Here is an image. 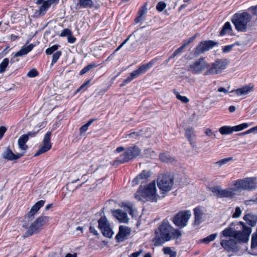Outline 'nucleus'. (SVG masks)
<instances>
[{"label": "nucleus", "mask_w": 257, "mask_h": 257, "mask_svg": "<svg viewBox=\"0 0 257 257\" xmlns=\"http://www.w3.org/2000/svg\"><path fill=\"white\" fill-rule=\"evenodd\" d=\"M154 244L158 246L165 242L179 238L182 235L181 231L173 228L168 220H163L155 231Z\"/></svg>", "instance_id": "obj_1"}, {"label": "nucleus", "mask_w": 257, "mask_h": 257, "mask_svg": "<svg viewBox=\"0 0 257 257\" xmlns=\"http://www.w3.org/2000/svg\"><path fill=\"white\" fill-rule=\"evenodd\" d=\"M123 151L124 152L113 162V165L128 162L136 158L141 153V149L136 145L128 147L125 149L122 146L118 147L114 151V153H119Z\"/></svg>", "instance_id": "obj_2"}, {"label": "nucleus", "mask_w": 257, "mask_h": 257, "mask_svg": "<svg viewBox=\"0 0 257 257\" xmlns=\"http://www.w3.org/2000/svg\"><path fill=\"white\" fill-rule=\"evenodd\" d=\"M252 19V16L246 12L241 13L235 14L231 21L235 26V29L238 32H246L247 30V24Z\"/></svg>", "instance_id": "obj_3"}, {"label": "nucleus", "mask_w": 257, "mask_h": 257, "mask_svg": "<svg viewBox=\"0 0 257 257\" xmlns=\"http://www.w3.org/2000/svg\"><path fill=\"white\" fill-rule=\"evenodd\" d=\"M158 195L156 194V187L154 181L149 184L143 190L139 189L135 194V197L138 200H142V197L147 200L157 201Z\"/></svg>", "instance_id": "obj_4"}, {"label": "nucleus", "mask_w": 257, "mask_h": 257, "mask_svg": "<svg viewBox=\"0 0 257 257\" xmlns=\"http://www.w3.org/2000/svg\"><path fill=\"white\" fill-rule=\"evenodd\" d=\"M237 223L239 229H235L233 238L237 244L246 243L248 240L252 229L242 221L237 222Z\"/></svg>", "instance_id": "obj_5"}, {"label": "nucleus", "mask_w": 257, "mask_h": 257, "mask_svg": "<svg viewBox=\"0 0 257 257\" xmlns=\"http://www.w3.org/2000/svg\"><path fill=\"white\" fill-rule=\"evenodd\" d=\"M156 61L157 60L155 59H154L149 63L140 66L138 69L134 70L130 74V75L123 81V83L120 84V86L122 87L124 86L126 84L130 83L134 79L146 73L154 65Z\"/></svg>", "instance_id": "obj_6"}, {"label": "nucleus", "mask_w": 257, "mask_h": 257, "mask_svg": "<svg viewBox=\"0 0 257 257\" xmlns=\"http://www.w3.org/2000/svg\"><path fill=\"white\" fill-rule=\"evenodd\" d=\"M255 177H247L234 181L233 186L237 188L238 191L241 190H251L257 188V182Z\"/></svg>", "instance_id": "obj_7"}, {"label": "nucleus", "mask_w": 257, "mask_h": 257, "mask_svg": "<svg viewBox=\"0 0 257 257\" xmlns=\"http://www.w3.org/2000/svg\"><path fill=\"white\" fill-rule=\"evenodd\" d=\"M173 181L174 178L171 175L161 174L158 178V186L161 190L168 192L171 190Z\"/></svg>", "instance_id": "obj_8"}, {"label": "nucleus", "mask_w": 257, "mask_h": 257, "mask_svg": "<svg viewBox=\"0 0 257 257\" xmlns=\"http://www.w3.org/2000/svg\"><path fill=\"white\" fill-rule=\"evenodd\" d=\"M229 63L227 59H217L210 67V74H217L222 72Z\"/></svg>", "instance_id": "obj_9"}, {"label": "nucleus", "mask_w": 257, "mask_h": 257, "mask_svg": "<svg viewBox=\"0 0 257 257\" xmlns=\"http://www.w3.org/2000/svg\"><path fill=\"white\" fill-rule=\"evenodd\" d=\"M191 215V212L189 210L180 211L174 216L173 221L176 226L184 227L187 225Z\"/></svg>", "instance_id": "obj_10"}, {"label": "nucleus", "mask_w": 257, "mask_h": 257, "mask_svg": "<svg viewBox=\"0 0 257 257\" xmlns=\"http://www.w3.org/2000/svg\"><path fill=\"white\" fill-rule=\"evenodd\" d=\"M51 133L48 132L45 135L43 140L42 145L35 154V156H38L40 155L45 153L50 150L52 147L50 142Z\"/></svg>", "instance_id": "obj_11"}, {"label": "nucleus", "mask_w": 257, "mask_h": 257, "mask_svg": "<svg viewBox=\"0 0 257 257\" xmlns=\"http://www.w3.org/2000/svg\"><path fill=\"white\" fill-rule=\"evenodd\" d=\"M253 90V87L249 85H245L241 88H239L236 89H233L231 91L229 92L227 89L223 87H219L218 88V91L220 92H224L227 93L228 92H235L236 95L241 96L246 95L249 92L252 91Z\"/></svg>", "instance_id": "obj_12"}, {"label": "nucleus", "mask_w": 257, "mask_h": 257, "mask_svg": "<svg viewBox=\"0 0 257 257\" xmlns=\"http://www.w3.org/2000/svg\"><path fill=\"white\" fill-rule=\"evenodd\" d=\"M220 244L228 252L237 251L238 250L237 242L233 238L222 239L220 241Z\"/></svg>", "instance_id": "obj_13"}, {"label": "nucleus", "mask_w": 257, "mask_h": 257, "mask_svg": "<svg viewBox=\"0 0 257 257\" xmlns=\"http://www.w3.org/2000/svg\"><path fill=\"white\" fill-rule=\"evenodd\" d=\"M237 222H232L230 224L229 226L224 229L222 231V234L224 237H233V235L235 231V229H238Z\"/></svg>", "instance_id": "obj_14"}, {"label": "nucleus", "mask_w": 257, "mask_h": 257, "mask_svg": "<svg viewBox=\"0 0 257 257\" xmlns=\"http://www.w3.org/2000/svg\"><path fill=\"white\" fill-rule=\"evenodd\" d=\"M23 154H14L10 148H7L3 153L2 156L4 159L9 161L18 160L23 156Z\"/></svg>", "instance_id": "obj_15"}, {"label": "nucleus", "mask_w": 257, "mask_h": 257, "mask_svg": "<svg viewBox=\"0 0 257 257\" xmlns=\"http://www.w3.org/2000/svg\"><path fill=\"white\" fill-rule=\"evenodd\" d=\"M131 229L127 227L121 225L119 228V232L116 235V239L118 241H122L130 234Z\"/></svg>", "instance_id": "obj_16"}, {"label": "nucleus", "mask_w": 257, "mask_h": 257, "mask_svg": "<svg viewBox=\"0 0 257 257\" xmlns=\"http://www.w3.org/2000/svg\"><path fill=\"white\" fill-rule=\"evenodd\" d=\"M94 7V3L92 0H78L75 9L78 10L81 9H91Z\"/></svg>", "instance_id": "obj_17"}, {"label": "nucleus", "mask_w": 257, "mask_h": 257, "mask_svg": "<svg viewBox=\"0 0 257 257\" xmlns=\"http://www.w3.org/2000/svg\"><path fill=\"white\" fill-rule=\"evenodd\" d=\"M238 191L235 186L233 187L222 189L221 198H233L236 195V192Z\"/></svg>", "instance_id": "obj_18"}, {"label": "nucleus", "mask_w": 257, "mask_h": 257, "mask_svg": "<svg viewBox=\"0 0 257 257\" xmlns=\"http://www.w3.org/2000/svg\"><path fill=\"white\" fill-rule=\"evenodd\" d=\"M206 66V64L203 58H200L198 61L192 65H190V68L195 72H200L202 70L204 69Z\"/></svg>", "instance_id": "obj_19"}, {"label": "nucleus", "mask_w": 257, "mask_h": 257, "mask_svg": "<svg viewBox=\"0 0 257 257\" xmlns=\"http://www.w3.org/2000/svg\"><path fill=\"white\" fill-rule=\"evenodd\" d=\"M44 203L45 201L40 200L34 205L31 208L30 211L27 214V217L28 218L32 220L34 218V215L40 209V208L44 205Z\"/></svg>", "instance_id": "obj_20"}, {"label": "nucleus", "mask_w": 257, "mask_h": 257, "mask_svg": "<svg viewBox=\"0 0 257 257\" xmlns=\"http://www.w3.org/2000/svg\"><path fill=\"white\" fill-rule=\"evenodd\" d=\"M41 228V227L36 220L29 227L27 231L24 234V237H27L29 236H31L35 233H37V232H38L39 230Z\"/></svg>", "instance_id": "obj_21"}, {"label": "nucleus", "mask_w": 257, "mask_h": 257, "mask_svg": "<svg viewBox=\"0 0 257 257\" xmlns=\"http://www.w3.org/2000/svg\"><path fill=\"white\" fill-rule=\"evenodd\" d=\"M150 176V172L149 171L144 170L139 174L132 181L133 185H137L141 180L146 181Z\"/></svg>", "instance_id": "obj_22"}, {"label": "nucleus", "mask_w": 257, "mask_h": 257, "mask_svg": "<svg viewBox=\"0 0 257 257\" xmlns=\"http://www.w3.org/2000/svg\"><path fill=\"white\" fill-rule=\"evenodd\" d=\"M113 215L120 222L126 223L128 221V218L126 213L121 210L117 209L112 212Z\"/></svg>", "instance_id": "obj_23"}, {"label": "nucleus", "mask_w": 257, "mask_h": 257, "mask_svg": "<svg viewBox=\"0 0 257 257\" xmlns=\"http://www.w3.org/2000/svg\"><path fill=\"white\" fill-rule=\"evenodd\" d=\"M208 50H209V41L201 42L197 46L194 52V55L196 56L199 55Z\"/></svg>", "instance_id": "obj_24"}, {"label": "nucleus", "mask_w": 257, "mask_h": 257, "mask_svg": "<svg viewBox=\"0 0 257 257\" xmlns=\"http://www.w3.org/2000/svg\"><path fill=\"white\" fill-rule=\"evenodd\" d=\"M243 219L252 227L254 226L257 222V216L251 213L244 215Z\"/></svg>", "instance_id": "obj_25"}, {"label": "nucleus", "mask_w": 257, "mask_h": 257, "mask_svg": "<svg viewBox=\"0 0 257 257\" xmlns=\"http://www.w3.org/2000/svg\"><path fill=\"white\" fill-rule=\"evenodd\" d=\"M185 136L190 144L194 146L196 137L194 129L192 127L187 128L185 131Z\"/></svg>", "instance_id": "obj_26"}, {"label": "nucleus", "mask_w": 257, "mask_h": 257, "mask_svg": "<svg viewBox=\"0 0 257 257\" xmlns=\"http://www.w3.org/2000/svg\"><path fill=\"white\" fill-rule=\"evenodd\" d=\"M194 211L195 215L194 224L198 225L203 220L204 212L199 207L195 208Z\"/></svg>", "instance_id": "obj_27"}, {"label": "nucleus", "mask_w": 257, "mask_h": 257, "mask_svg": "<svg viewBox=\"0 0 257 257\" xmlns=\"http://www.w3.org/2000/svg\"><path fill=\"white\" fill-rule=\"evenodd\" d=\"M34 46L33 44L24 46L19 51L14 54V57H20L26 55L33 49Z\"/></svg>", "instance_id": "obj_28"}, {"label": "nucleus", "mask_w": 257, "mask_h": 257, "mask_svg": "<svg viewBox=\"0 0 257 257\" xmlns=\"http://www.w3.org/2000/svg\"><path fill=\"white\" fill-rule=\"evenodd\" d=\"M28 140V135H23L20 137L18 140V145L21 150L26 151L27 149L28 146L25 144Z\"/></svg>", "instance_id": "obj_29"}, {"label": "nucleus", "mask_w": 257, "mask_h": 257, "mask_svg": "<svg viewBox=\"0 0 257 257\" xmlns=\"http://www.w3.org/2000/svg\"><path fill=\"white\" fill-rule=\"evenodd\" d=\"M232 31L231 24L229 22H226L220 32V35L223 36L226 34H229Z\"/></svg>", "instance_id": "obj_30"}, {"label": "nucleus", "mask_w": 257, "mask_h": 257, "mask_svg": "<svg viewBox=\"0 0 257 257\" xmlns=\"http://www.w3.org/2000/svg\"><path fill=\"white\" fill-rule=\"evenodd\" d=\"M159 157L160 160L165 163H172L174 161V158L166 153H162Z\"/></svg>", "instance_id": "obj_31"}, {"label": "nucleus", "mask_w": 257, "mask_h": 257, "mask_svg": "<svg viewBox=\"0 0 257 257\" xmlns=\"http://www.w3.org/2000/svg\"><path fill=\"white\" fill-rule=\"evenodd\" d=\"M147 12V8L146 4L141 8L139 10L138 15L139 16L135 19V22L138 23L142 20L143 16L145 15Z\"/></svg>", "instance_id": "obj_32"}, {"label": "nucleus", "mask_w": 257, "mask_h": 257, "mask_svg": "<svg viewBox=\"0 0 257 257\" xmlns=\"http://www.w3.org/2000/svg\"><path fill=\"white\" fill-rule=\"evenodd\" d=\"M220 133L222 135H228L233 133L232 126L225 125L219 129Z\"/></svg>", "instance_id": "obj_33"}, {"label": "nucleus", "mask_w": 257, "mask_h": 257, "mask_svg": "<svg viewBox=\"0 0 257 257\" xmlns=\"http://www.w3.org/2000/svg\"><path fill=\"white\" fill-rule=\"evenodd\" d=\"M211 192L217 197L221 198L222 189L220 186H215L210 188Z\"/></svg>", "instance_id": "obj_34"}, {"label": "nucleus", "mask_w": 257, "mask_h": 257, "mask_svg": "<svg viewBox=\"0 0 257 257\" xmlns=\"http://www.w3.org/2000/svg\"><path fill=\"white\" fill-rule=\"evenodd\" d=\"M50 220V217L49 216H42L38 217L36 221L40 225V226L42 227L43 225L46 224L48 222H49Z\"/></svg>", "instance_id": "obj_35"}, {"label": "nucleus", "mask_w": 257, "mask_h": 257, "mask_svg": "<svg viewBox=\"0 0 257 257\" xmlns=\"http://www.w3.org/2000/svg\"><path fill=\"white\" fill-rule=\"evenodd\" d=\"M103 235L107 237H111L113 234V231L109 227V224L101 230Z\"/></svg>", "instance_id": "obj_36"}, {"label": "nucleus", "mask_w": 257, "mask_h": 257, "mask_svg": "<svg viewBox=\"0 0 257 257\" xmlns=\"http://www.w3.org/2000/svg\"><path fill=\"white\" fill-rule=\"evenodd\" d=\"M250 247L251 249H255L257 247V232L252 234Z\"/></svg>", "instance_id": "obj_37"}, {"label": "nucleus", "mask_w": 257, "mask_h": 257, "mask_svg": "<svg viewBox=\"0 0 257 257\" xmlns=\"http://www.w3.org/2000/svg\"><path fill=\"white\" fill-rule=\"evenodd\" d=\"M98 222V227L101 230L109 225V223L105 217H101Z\"/></svg>", "instance_id": "obj_38"}, {"label": "nucleus", "mask_w": 257, "mask_h": 257, "mask_svg": "<svg viewBox=\"0 0 257 257\" xmlns=\"http://www.w3.org/2000/svg\"><path fill=\"white\" fill-rule=\"evenodd\" d=\"M233 158L230 157L228 158H224L214 163V165H218L219 167H221L222 165L227 164L229 161H232Z\"/></svg>", "instance_id": "obj_39"}, {"label": "nucleus", "mask_w": 257, "mask_h": 257, "mask_svg": "<svg viewBox=\"0 0 257 257\" xmlns=\"http://www.w3.org/2000/svg\"><path fill=\"white\" fill-rule=\"evenodd\" d=\"M49 8V5L47 3L46 1L44 2L42 6L39 9V15H44Z\"/></svg>", "instance_id": "obj_40"}, {"label": "nucleus", "mask_w": 257, "mask_h": 257, "mask_svg": "<svg viewBox=\"0 0 257 257\" xmlns=\"http://www.w3.org/2000/svg\"><path fill=\"white\" fill-rule=\"evenodd\" d=\"M9 63L8 58H5L0 64V73L4 72Z\"/></svg>", "instance_id": "obj_41"}, {"label": "nucleus", "mask_w": 257, "mask_h": 257, "mask_svg": "<svg viewBox=\"0 0 257 257\" xmlns=\"http://www.w3.org/2000/svg\"><path fill=\"white\" fill-rule=\"evenodd\" d=\"M249 126V124L247 123H243L240 124L235 125L234 126H232L233 132L234 131L235 132H238L241 131L244 128H247Z\"/></svg>", "instance_id": "obj_42"}, {"label": "nucleus", "mask_w": 257, "mask_h": 257, "mask_svg": "<svg viewBox=\"0 0 257 257\" xmlns=\"http://www.w3.org/2000/svg\"><path fill=\"white\" fill-rule=\"evenodd\" d=\"M173 92L174 94H175L176 98L180 100L181 102L184 103H188L189 101V99L186 97V96H181L178 92H177L176 90H174Z\"/></svg>", "instance_id": "obj_43"}, {"label": "nucleus", "mask_w": 257, "mask_h": 257, "mask_svg": "<svg viewBox=\"0 0 257 257\" xmlns=\"http://www.w3.org/2000/svg\"><path fill=\"white\" fill-rule=\"evenodd\" d=\"M96 67V65L95 64H90L87 66L84 67L80 71V74L81 75H83L87 72H88L89 70H90L93 68Z\"/></svg>", "instance_id": "obj_44"}, {"label": "nucleus", "mask_w": 257, "mask_h": 257, "mask_svg": "<svg viewBox=\"0 0 257 257\" xmlns=\"http://www.w3.org/2000/svg\"><path fill=\"white\" fill-rule=\"evenodd\" d=\"M163 251L165 254L169 255V257H176V252L173 251L169 247H164Z\"/></svg>", "instance_id": "obj_45"}, {"label": "nucleus", "mask_w": 257, "mask_h": 257, "mask_svg": "<svg viewBox=\"0 0 257 257\" xmlns=\"http://www.w3.org/2000/svg\"><path fill=\"white\" fill-rule=\"evenodd\" d=\"M61 52L60 51H56L54 53H53L52 56V60L51 62V65H54L55 63H56L58 59L59 58L60 56L61 55Z\"/></svg>", "instance_id": "obj_46"}, {"label": "nucleus", "mask_w": 257, "mask_h": 257, "mask_svg": "<svg viewBox=\"0 0 257 257\" xmlns=\"http://www.w3.org/2000/svg\"><path fill=\"white\" fill-rule=\"evenodd\" d=\"M198 36H199V34L196 33L194 36L189 38V39L185 40L183 42L184 44L183 45L185 47H186L187 46L189 45L191 43H192Z\"/></svg>", "instance_id": "obj_47"}, {"label": "nucleus", "mask_w": 257, "mask_h": 257, "mask_svg": "<svg viewBox=\"0 0 257 257\" xmlns=\"http://www.w3.org/2000/svg\"><path fill=\"white\" fill-rule=\"evenodd\" d=\"M59 47V46H58L57 45H54L52 46V47H49L48 49H47L46 50L45 52L47 55H51L52 54H53V53H54V52L55 51H56L58 49Z\"/></svg>", "instance_id": "obj_48"}, {"label": "nucleus", "mask_w": 257, "mask_h": 257, "mask_svg": "<svg viewBox=\"0 0 257 257\" xmlns=\"http://www.w3.org/2000/svg\"><path fill=\"white\" fill-rule=\"evenodd\" d=\"M185 47L184 46L182 45L179 48H178L177 49H176L175 52L173 53V54L170 57V59L174 58L175 57H176L177 55H178L179 54L181 53L182 51V50L185 48Z\"/></svg>", "instance_id": "obj_49"}, {"label": "nucleus", "mask_w": 257, "mask_h": 257, "mask_svg": "<svg viewBox=\"0 0 257 257\" xmlns=\"http://www.w3.org/2000/svg\"><path fill=\"white\" fill-rule=\"evenodd\" d=\"M166 7V4L163 2H159L156 6V9L159 12H162Z\"/></svg>", "instance_id": "obj_50"}, {"label": "nucleus", "mask_w": 257, "mask_h": 257, "mask_svg": "<svg viewBox=\"0 0 257 257\" xmlns=\"http://www.w3.org/2000/svg\"><path fill=\"white\" fill-rule=\"evenodd\" d=\"M39 73L36 69H31L27 73V76L29 77H35L38 75Z\"/></svg>", "instance_id": "obj_51"}, {"label": "nucleus", "mask_w": 257, "mask_h": 257, "mask_svg": "<svg viewBox=\"0 0 257 257\" xmlns=\"http://www.w3.org/2000/svg\"><path fill=\"white\" fill-rule=\"evenodd\" d=\"M241 210L239 207H236L235 209V212L232 214L233 218H238L241 214Z\"/></svg>", "instance_id": "obj_52"}, {"label": "nucleus", "mask_w": 257, "mask_h": 257, "mask_svg": "<svg viewBox=\"0 0 257 257\" xmlns=\"http://www.w3.org/2000/svg\"><path fill=\"white\" fill-rule=\"evenodd\" d=\"M71 34H72V32L70 30H69V29H65L62 31L60 36L61 37H65V36L68 37Z\"/></svg>", "instance_id": "obj_53"}, {"label": "nucleus", "mask_w": 257, "mask_h": 257, "mask_svg": "<svg viewBox=\"0 0 257 257\" xmlns=\"http://www.w3.org/2000/svg\"><path fill=\"white\" fill-rule=\"evenodd\" d=\"M140 134L138 132H133L127 135V137L137 139L139 137Z\"/></svg>", "instance_id": "obj_54"}, {"label": "nucleus", "mask_w": 257, "mask_h": 257, "mask_svg": "<svg viewBox=\"0 0 257 257\" xmlns=\"http://www.w3.org/2000/svg\"><path fill=\"white\" fill-rule=\"evenodd\" d=\"M233 46L234 45H230L224 46L222 49L223 52L227 53L229 52L231 50Z\"/></svg>", "instance_id": "obj_55"}, {"label": "nucleus", "mask_w": 257, "mask_h": 257, "mask_svg": "<svg viewBox=\"0 0 257 257\" xmlns=\"http://www.w3.org/2000/svg\"><path fill=\"white\" fill-rule=\"evenodd\" d=\"M6 131L7 128L5 126H2L0 127V140L3 138Z\"/></svg>", "instance_id": "obj_56"}, {"label": "nucleus", "mask_w": 257, "mask_h": 257, "mask_svg": "<svg viewBox=\"0 0 257 257\" xmlns=\"http://www.w3.org/2000/svg\"><path fill=\"white\" fill-rule=\"evenodd\" d=\"M68 42L70 43H74L76 41V38L71 34L68 36Z\"/></svg>", "instance_id": "obj_57"}, {"label": "nucleus", "mask_w": 257, "mask_h": 257, "mask_svg": "<svg viewBox=\"0 0 257 257\" xmlns=\"http://www.w3.org/2000/svg\"><path fill=\"white\" fill-rule=\"evenodd\" d=\"M88 126L85 124L83 125H82L80 128V133L81 134H83L85 132H86V131L88 129Z\"/></svg>", "instance_id": "obj_58"}, {"label": "nucleus", "mask_w": 257, "mask_h": 257, "mask_svg": "<svg viewBox=\"0 0 257 257\" xmlns=\"http://www.w3.org/2000/svg\"><path fill=\"white\" fill-rule=\"evenodd\" d=\"M257 133V125L253 127L246 131V133Z\"/></svg>", "instance_id": "obj_59"}, {"label": "nucleus", "mask_w": 257, "mask_h": 257, "mask_svg": "<svg viewBox=\"0 0 257 257\" xmlns=\"http://www.w3.org/2000/svg\"><path fill=\"white\" fill-rule=\"evenodd\" d=\"M249 9L252 13V14L257 16V6L251 7Z\"/></svg>", "instance_id": "obj_60"}, {"label": "nucleus", "mask_w": 257, "mask_h": 257, "mask_svg": "<svg viewBox=\"0 0 257 257\" xmlns=\"http://www.w3.org/2000/svg\"><path fill=\"white\" fill-rule=\"evenodd\" d=\"M142 252V250H140L138 251L135 252L133 253H132L130 257H138Z\"/></svg>", "instance_id": "obj_61"}, {"label": "nucleus", "mask_w": 257, "mask_h": 257, "mask_svg": "<svg viewBox=\"0 0 257 257\" xmlns=\"http://www.w3.org/2000/svg\"><path fill=\"white\" fill-rule=\"evenodd\" d=\"M58 1H59V0H47L46 2L50 7L52 5H53L54 4H56L58 3Z\"/></svg>", "instance_id": "obj_62"}, {"label": "nucleus", "mask_w": 257, "mask_h": 257, "mask_svg": "<svg viewBox=\"0 0 257 257\" xmlns=\"http://www.w3.org/2000/svg\"><path fill=\"white\" fill-rule=\"evenodd\" d=\"M131 35L129 36L121 44L117 47L119 49H121L128 41Z\"/></svg>", "instance_id": "obj_63"}, {"label": "nucleus", "mask_w": 257, "mask_h": 257, "mask_svg": "<svg viewBox=\"0 0 257 257\" xmlns=\"http://www.w3.org/2000/svg\"><path fill=\"white\" fill-rule=\"evenodd\" d=\"M218 43L214 42L213 41L210 40V49L213 47L214 46L218 45Z\"/></svg>", "instance_id": "obj_64"}]
</instances>
